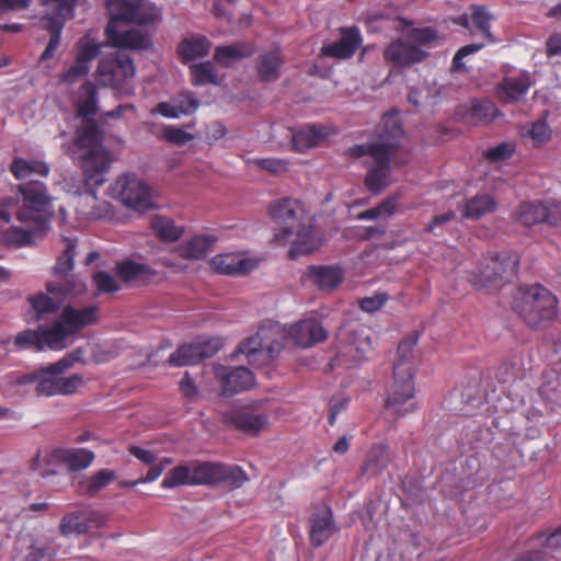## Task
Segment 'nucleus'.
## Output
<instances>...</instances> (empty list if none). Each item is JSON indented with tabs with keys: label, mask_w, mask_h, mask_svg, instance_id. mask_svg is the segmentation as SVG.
<instances>
[{
	"label": "nucleus",
	"mask_w": 561,
	"mask_h": 561,
	"mask_svg": "<svg viewBox=\"0 0 561 561\" xmlns=\"http://www.w3.org/2000/svg\"><path fill=\"white\" fill-rule=\"evenodd\" d=\"M327 336V331L316 319H304L289 328L270 321L263 323L255 335L242 342L238 346V352L245 355L249 364L264 366L280 354L286 339L299 347L307 348L324 341Z\"/></svg>",
	"instance_id": "f257e3e1"
},
{
	"label": "nucleus",
	"mask_w": 561,
	"mask_h": 561,
	"mask_svg": "<svg viewBox=\"0 0 561 561\" xmlns=\"http://www.w3.org/2000/svg\"><path fill=\"white\" fill-rule=\"evenodd\" d=\"M22 204L18 197H5L0 201V219L5 224L11 220V209H16V218L27 227H11L2 233L3 241L21 248L33 242L34 236L45 228L53 216L51 198L44 183L31 181L19 185Z\"/></svg>",
	"instance_id": "f03ea898"
},
{
	"label": "nucleus",
	"mask_w": 561,
	"mask_h": 561,
	"mask_svg": "<svg viewBox=\"0 0 561 561\" xmlns=\"http://www.w3.org/2000/svg\"><path fill=\"white\" fill-rule=\"evenodd\" d=\"M402 136L403 129L399 115L390 112L383 115L373 141L368 145H355L348 149L353 158L366 156L370 158L371 163L365 162L369 168L365 184L371 193L378 194L390 184V161L400 147Z\"/></svg>",
	"instance_id": "7ed1b4c3"
},
{
	"label": "nucleus",
	"mask_w": 561,
	"mask_h": 561,
	"mask_svg": "<svg viewBox=\"0 0 561 561\" xmlns=\"http://www.w3.org/2000/svg\"><path fill=\"white\" fill-rule=\"evenodd\" d=\"M98 312L99 308L96 306L83 309L66 307L61 319L51 325L20 332L14 339V346L19 351L27 348L41 351L45 347L54 351L64 350L68 344L69 337L82 328L98 321Z\"/></svg>",
	"instance_id": "20e7f679"
},
{
	"label": "nucleus",
	"mask_w": 561,
	"mask_h": 561,
	"mask_svg": "<svg viewBox=\"0 0 561 561\" xmlns=\"http://www.w3.org/2000/svg\"><path fill=\"white\" fill-rule=\"evenodd\" d=\"M417 337L412 335L400 342L393 362V382L389 388L386 410L398 416L415 411L414 347Z\"/></svg>",
	"instance_id": "39448f33"
},
{
	"label": "nucleus",
	"mask_w": 561,
	"mask_h": 561,
	"mask_svg": "<svg viewBox=\"0 0 561 561\" xmlns=\"http://www.w3.org/2000/svg\"><path fill=\"white\" fill-rule=\"evenodd\" d=\"M77 145L85 150L80 160L87 184L103 185L112 161L108 151L103 147V134L94 122L85 119L77 130Z\"/></svg>",
	"instance_id": "423d86ee"
},
{
	"label": "nucleus",
	"mask_w": 561,
	"mask_h": 561,
	"mask_svg": "<svg viewBox=\"0 0 561 561\" xmlns=\"http://www.w3.org/2000/svg\"><path fill=\"white\" fill-rule=\"evenodd\" d=\"M373 332L369 328L350 323L339 332V345L331 368H354L366 362L373 353Z\"/></svg>",
	"instance_id": "0eeeda50"
},
{
	"label": "nucleus",
	"mask_w": 561,
	"mask_h": 561,
	"mask_svg": "<svg viewBox=\"0 0 561 561\" xmlns=\"http://www.w3.org/2000/svg\"><path fill=\"white\" fill-rule=\"evenodd\" d=\"M557 304V297L549 289L536 284L519 289L514 309L529 327L537 328L554 318Z\"/></svg>",
	"instance_id": "6e6552de"
},
{
	"label": "nucleus",
	"mask_w": 561,
	"mask_h": 561,
	"mask_svg": "<svg viewBox=\"0 0 561 561\" xmlns=\"http://www.w3.org/2000/svg\"><path fill=\"white\" fill-rule=\"evenodd\" d=\"M518 262V255L513 252L486 256L471 272L469 280L479 290H497L516 275Z\"/></svg>",
	"instance_id": "1a4fd4ad"
},
{
	"label": "nucleus",
	"mask_w": 561,
	"mask_h": 561,
	"mask_svg": "<svg viewBox=\"0 0 561 561\" xmlns=\"http://www.w3.org/2000/svg\"><path fill=\"white\" fill-rule=\"evenodd\" d=\"M492 15L482 5H471L470 13H462L453 18V22L466 28L471 35H481L485 41L482 43L469 44L461 47L453 59V69L461 70L465 67L463 58L478 53L486 44L496 43V38L491 32Z\"/></svg>",
	"instance_id": "9d476101"
},
{
	"label": "nucleus",
	"mask_w": 561,
	"mask_h": 561,
	"mask_svg": "<svg viewBox=\"0 0 561 561\" xmlns=\"http://www.w3.org/2000/svg\"><path fill=\"white\" fill-rule=\"evenodd\" d=\"M70 368V359H59L39 369V382L35 388L37 396H70L82 386L83 379L75 374L65 377L64 374Z\"/></svg>",
	"instance_id": "9b49d317"
},
{
	"label": "nucleus",
	"mask_w": 561,
	"mask_h": 561,
	"mask_svg": "<svg viewBox=\"0 0 561 561\" xmlns=\"http://www.w3.org/2000/svg\"><path fill=\"white\" fill-rule=\"evenodd\" d=\"M437 38L430 27L412 30L407 38L391 43L385 50V59L397 67H405L422 61L427 55L416 44H432Z\"/></svg>",
	"instance_id": "f8f14e48"
},
{
	"label": "nucleus",
	"mask_w": 561,
	"mask_h": 561,
	"mask_svg": "<svg viewBox=\"0 0 561 561\" xmlns=\"http://www.w3.org/2000/svg\"><path fill=\"white\" fill-rule=\"evenodd\" d=\"M39 2L46 8L39 25L50 34L49 42L41 56V60H46L54 56L60 44L65 21L73 13L75 0H39Z\"/></svg>",
	"instance_id": "ddd939ff"
},
{
	"label": "nucleus",
	"mask_w": 561,
	"mask_h": 561,
	"mask_svg": "<svg viewBox=\"0 0 561 561\" xmlns=\"http://www.w3.org/2000/svg\"><path fill=\"white\" fill-rule=\"evenodd\" d=\"M85 289V284L79 278L48 282L46 286L47 293H39L31 297L30 302L38 317H42L57 310L68 297L78 296L84 293Z\"/></svg>",
	"instance_id": "4468645a"
},
{
	"label": "nucleus",
	"mask_w": 561,
	"mask_h": 561,
	"mask_svg": "<svg viewBox=\"0 0 561 561\" xmlns=\"http://www.w3.org/2000/svg\"><path fill=\"white\" fill-rule=\"evenodd\" d=\"M95 75L101 85L121 90L134 78L135 66L129 56L116 53L107 55L99 61Z\"/></svg>",
	"instance_id": "2eb2a0df"
},
{
	"label": "nucleus",
	"mask_w": 561,
	"mask_h": 561,
	"mask_svg": "<svg viewBox=\"0 0 561 561\" xmlns=\"http://www.w3.org/2000/svg\"><path fill=\"white\" fill-rule=\"evenodd\" d=\"M113 190L119 201L130 209L146 211L154 206L150 186L134 174L118 178Z\"/></svg>",
	"instance_id": "dca6fc26"
},
{
	"label": "nucleus",
	"mask_w": 561,
	"mask_h": 561,
	"mask_svg": "<svg viewBox=\"0 0 561 561\" xmlns=\"http://www.w3.org/2000/svg\"><path fill=\"white\" fill-rule=\"evenodd\" d=\"M270 214L282 226L274 238L283 243L291 238L294 231L301 226L302 221L308 220L304 206L294 198H282L273 202L270 205Z\"/></svg>",
	"instance_id": "f3484780"
},
{
	"label": "nucleus",
	"mask_w": 561,
	"mask_h": 561,
	"mask_svg": "<svg viewBox=\"0 0 561 561\" xmlns=\"http://www.w3.org/2000/svg\"><path fill=\"white\" fill-rule=\"evenodd\" d=\"M107 9L115 20L147 24L161 18V11L149 0H106Z\"/></svg>",
	"instance_id": "a211bd4d"
},
{
	"label": "nucleus",
	"mask_w": 561,
	"mask_h": 561,
	"mask_svg": "<svg viewBox=\"0 0 561 561\" xmlns=\"http://www.w3.org/2000/svg\"><path fill=\"white\" fill-rule=\"evenodd\" d=\"M125 20H115L111 16V21L106 27V35L114 47L124 49H146L151 45L149 36L140 30L126 25Z\"/></svg>",
	"instance_id": "6ab92c4d"
},
{
	"label": "nucleus",
	"mask_w": 561,
	"mask_h": 561,
	"mask_svg": "<svg viewBox=\"0 0 561 561\" xmlns=\"http://www.w3.org/2000/svg\"><path fill=\"white\" fill-rule=\"evenodd\" d=\"M221 347L218 339L198 340L180 346L169 357V364L175 367L196 365L207 357L214 356Z\"/></svg>",
	"instance_id": "aec40b11"
},
{
	"label": "nucleus",
	"mask_w": 561,
	"mask_h": 561,
	"mask_svg": "<svg viewBox=\"0 0 561 561\" xmlns=\"http://www.w3.org/2000/svg\"><path fill=\"white\" fill-rule=\"evenodd\" d=\"M215 377L220 382L221 393L232 396L237 392L249 390L254 385V376L247 367L230 369L216 364L213 367Z\"/></svg>",
	"instance_id": "412c9836"
},
{
	"label": "nucleus",
	"mask_w": 561,
	"mask_h": 561,
	"mask_svg": "<svg viewBox=\"0 0 561 561\" xmlns=\"http://www.w3.org/2000/svg\"><path fill=\"white\" fill-rule=\"evenodd\" d=\"M210 267L215 272L224 275H244L257 265V261L248 257L243 253H224L214 256L210 262Z\"/></svg>",
	"instance_id": "4be33fe9"
},
{
	"label": "nucleus",
	"mask_w": 561,
	"mask_h": 561,
	"mask_svg": "<svg viewBox=\"0 0 561 561\" xmlns=\"http://www.w3.org/2000/svg\"><path fill=\"white\" fill-rule=\"evenodd\" d=\"M363 42L359 30L356 26L341 28L339 42L323 46L324 56L347 59L351 58Z\"/></svg>",
	"instance_id": "5701e85b"
},
{
	"label": "nucleus",
	"mask_w": 561,
	"mask_h": 561,
	"mask_svg": "<svg viewBox=\"0 0 561 561\" xmlns=\"http://www.w3.org/2000/svg\"><path fill=\"white\" fill-rule=\"evenodd\" d=\"M289 256L296 259L299 255H307L318 250L322 244V238L314 228L307 221H302L291 236Z\"/></svg>",
	"instance_id": "b1692460"
},
{
	"label": "nucleus",
	"mask_w": 561,
	"mask_h": 561,
	"mask_svg": "<svg viewBox=\"0 0 561 561\" xmlns=\"http://www.w3.org/2000/svg\"><path fill=\"white\" fill-rule=\"evenodd\" d=\"M336 526L328 506H319L310 518V540L313 546H322L334 533Z\"/></svg>",
	"instance_id": "393cba45"
},
{
	"label": "nucleus",
	"mask_w": 561,
	"mask_h": 561,
	"mask_svg": "<svg viewBox=\"0 0 561 561\" xmlns=\"http://www.w3.org/2000/svg\"><path fill=\"white\" fill-rule=\"evenodd\" d=\"M224 421L250 435L259 434L268 423L265 414H255L241 409H232L226 412Z\"/></svg>",
	"instance_id": "a878e982"
},
{
	"label": "nucleus",
	"mask_w": 561,
	"mask_h": 561,
	"mask_svg": "<svg viewBox=\"0 0 561 561\" xmlns=\"http://www.w3.org/2000/svg\"><path fill=\"white\" fill-rule=\"evenodd\" d=\"M287 136L291 140L293 148L304 152L319 146L328 136V128L322 125H306L297 130L287 129Z\"/></svg>",
	"instance_id": "bb28decb"
},
{
	"label": "nucleus",
	"mask_w": 561,
	"mask_h": 561,
	"mask_svg": "<svg viewBox=\"0 0 561 561\" xmlns=\"http://www.w3.org/2000/svg\"><path fill=\"white\" fill-rule=\"evenodd\" d=\"M101 524L102 518L96 512L81 511L64 516L60 529L64 535H81Z\"/></svg>",
	"instance_id": "cd10ccee"
},
{
	"label": "nucleus",
	"mask_w": 561,
	"mask_h": 561,
	"mask_svg": "<svg viewBox=\"0 0 561 561\" xmlns=\"http://www.w3.org/2000/svg\"><path fill=\"white\" fill-rule=\"evenodd\" d=\"M51 457L67 466L70 471H79L90 467L95 456L85 448H58L51 453Z\"/></svg>",
	"instance_id": "c85d7f7f"
},
{
	"label": "nucleus",
	"mask_w": 561,
	"mask_h": 561,
	"mask_svg": "<svg viewBox=\"0 0 561 561\" xmlns=\"http://www.w3.org/2000/svg\"><path fill=\"white\" fill-rule=\"evenodd\" d=\"M308 277L321 290H332L342 283L344 272L332 265L311 266Z\"/></svg>",
	"instance_id": "c756f323"
},
{
	"label": "nucleus",
	"mask_w": 561,
	"mask_h": 561,
	"mask_svg": "<svg viewBox=\"0 0 561 561\" xmlns=\"http://www.w3.org/2000/svg\"><path fill=\"white\" fill-rule=\"evenodd\" d=\"M216 242V238L208 234H196L181 242L175 251L185 260H198L204 257Z\"/></svg>",
	"instance_id": "7c9ffc66"
},
{
	"label": "nucleus",
	"mask_w": 561,
	"mask_h": 561,
	"mask_svg": "<svg viewBox=\"0 0 561 561\" xmlns=\"http://www.w3.org/2000/svg\"><path fill=\"white\" fill-rule=\"evenodd\" d=\"M530 87L528 73L505 78L499 87L497 96L503 102H515L523 98Z\"/></svg>",
	"instance_id": "2f4dec72"
},
{
	"label": "nucleus",
	"mask_w": 561,
	"mask_h": 561,
	"mask_svg": "<svg viewBox=\"0 0 561 561\" xmlns=\"http://www.w3.org/2000/svg\"><path fill=\"white\" fill-rule=\"evenodd\" d=\"M62 250L58 255L56 264L54 266V274L58 278L55 282H64L66 279L76 278L75 276L67 277V275L73 270L77 240L72 238L62 239Z\"/></svg>",
	"instance_id": "473e14b6"
},
{
	"label": "nucleus",
	"mask_w": 561,
	"mask_h": 561,
	"mask_svg": "<svg viewBox=\"0 0 561 561\" xmlns=\"http://www.w3.org/2000/svg\"><path fill=\"white\" fill-rule=\"evenodd\" d=\"M496 201L489 194H477L463 205L462 217L466 219H480L484 215L495 211Z\"/></svg>",
	"instance_id": "72a5a7b5"
},
{
	"label": "nucleus",
	"mask_w": 561,
	"mask_h": 561,
	"mask_svg": "<svg viewBox=\"0 0 561 561\" xmlns=\"http://www.w3.org/2000/svg\"><path fill=\"white\" fill-rule=\"evenodd\" d=\"M547 205L541 202L522 203L515 210L514 220L524 226H533L545 221Z\"/></svg>",
	"instance_id": "f704fd0d"
},
{
	"label": "nucleus",
	"mask_w": 561,
	"mask_h": 561,
	"mask_svg": "<svg viewBox=\"0 0 561 561\" xmlns=\"http://www.w3.org/2000/svg\"><path fill=\"white\" fill-rule=\"evenodd\" d=\"M222 463L196 462L193 465L194 485H217L222 477Z\"/></svg>",
	"instance_id": "c9c22d12"
},
{
	"label": "nucleus",
	"mask_w": 561,
	"mask_h": 561,
	"mask_svg": "<svg viewBox=\"0 0 561 561\" xmlns=\"http://www.w3.org/2000/svg\"><path fill=\"white\" fill-rule=\"evenodd\" d=\"M11 172L21 180L32 175L47 176L49 167L41 160H28L24 158H15L11 163Z\"/></svg>",
	"instance_id": "e433bc0d"
},
{
	"label": "nucleus",
	"mask_w": 561,
	"mask_h": 561,
	"mask_svg": "<svg viewBox=\"0 0 561 561\" xmlns=\"http://www.w3.org/2000/svg\"><path fill=\"white\" fill-rule=\"evenodd\" d=\"M209 51L210 42L204 36L187 37L179 47V53L185 61L207 56Z\"/></svg>",
	"instance_id": "4c0bfd02"
},
{
	"label": "nucleus",
	"mask_w": 561,
	"mask_h": 561,
	"mask_svg": "<svg viewBox=\"0 0 561 561\" xmlns=\"http://www.w3.org/2000/svg\"><path fill=\"white\" fill-rule=\"evenodd\" d=\"M115 271L119 279L125 283L138 279L145 280L149 275L152 274L147 265L136 263L131 260H124L118 262L116 264Z\"/></svg>",
	"instance_id": "58836bf2"
},
{
	"label": "nucleus",
	"mask_w": 561,
	"mask_h": 561,
	"mask_svg": "<svg viewBox=\"0 0 561 561\" xmlns=\"http://www.w3.org/2000/svg\"><path fill=\"white\" fill-rule=\"evenodd\" d=\"M156 236L165 242H173L181 238L183 229L174 224L171 218L156 216L151 221Z\"/></svg>",
	"instance_id": "ea45409f"
},
{
	"label": "nucleus",
	"mask_w": 561,
	"mask_h": 561,
	"mask_svg": "<svg viewBox=\"0 0 561 561\" xmlns=\"http://www.w3.org/2000/svg\"><path fill=\"white\" fill-rule=\"evenodd\" d=\"M282 64L283 59L278 49L263 54L257 64L260 77L264 81L276 80L278 78V69Z\"/></svg>",
	"instance_id": "a19ab883"
},
{
	"label": "nucleus",
	"mask_w": 561,
	"mask_h": 561,
	"mask_svg": "<svg viewBox=\"0 0 561 561\" xmlns=\"http://www.w3.org/2000/svg\"><path fill=\"white\" fill-rule=\"evenodd\" d=\"M96 87L90 81H85L80 89L78 98V112L81 116L88 117L98 111Z\"/></svg>",
	"instance_id": "79ce46f5"
},
{
	"label": "nucleus",
	"mask_w": 561,
	"mask_h": 561,
	"mask_svg": "<svg viewBox=\"0 0 561 561\" xmlns=\"http://www.w3.org/2000/svg\"><path fill=\"white\" fill-rule=\"evenodd\" d=\"M162 488L173 489L180 485H194L193 466L181 465L172 468L161 482Z\"/></svg>",
	"instance_id": "37998d69"
},
{
	"label": "nucleus",
	"mask_w": 561,
	"mask_h": 561,
	"mask_svg": "<svg viewBox=\"0 0 561 561\" xmlns=\"http://www.w3.org/2000/svg\"><path fill=\"white\" fill-rule=\"evenodd\" d=\"M252 53V48L243 43L220 46L215 51V58L217 62L229 66L236 60L249 56Z\"/></svg>",
	"instance_id": "c03bdc74"
},
{
	"label": "nucleus",
	"mask_w": 561,
	"mask_h": 561,
	"mask_svg": "<svg viewBox=\"0 0 561 561\" xmlns=\"http://www.w3.org/2000/svg\"><path fill=\"white\" fill-rule=\"evenodd\" d=\"M100 46L90 35H84L77 43L76 61L91 67V61L99 55Z\"/></svg>",
	"instance_id": "a18cd8bd"
},
{
	"label": "nucleus",
	"mask_w": 561,
	"mask_h": 561,
	"mask_svg": "<svg viewBox=\"0 0 561 561\" xmlns=\"http://www.w3.org/2000/svg\"><path fill=\"white\" fill-rule=\"evenodd\" d=\"M191 75L193 83L196 85L218 84L219 82L216 70L210 61L192 65Z\"/></svg>",
	"instance_id": "49530a36"
},
{
	"label": "nucleus",
	"mask_w": 561,
	"mask_h": 561,
	"mask_svg": "<svg viewBox=\"0 0 561 561\" xmlns=\"http://www.w3.org/2000/svg\"><path fill=\"white\" fill-rule=\"evenodd\" d=\"M396 197H390L385 199L378 206L358 214L357 218L359 220H375L379 218H388L396 211Z\"/></svg>",
	"instance_id": "de8ad7c7"
},
{
	"label": "nucleus",
	"mask_w": 561,
	"mask_h": 561,
	"mask_svg": "<svg viewBox=\"0 0 561 561\" xmlns=\"http://www.w3.org/2000/svg\"><path fill=\"white\" fill-rule=\"evenodd\" d=\"M387 447L382 444L371 448L365 463V471L376 474L387 466Z\"/></svg>",
	"instance_id": "09e8293b"
},
{
	"label": "nucleus",
	"mask_w": 561,
	"mask_h": 561,
	"mask_svg": "<svg viewBox=\"0 0 561 561\" xmlns=\"http://www.w3.org/2000/svg\"><path fill=\"white\" fill-rule=\"evenodd\" d=\"M221 476L220 483H225L232 489L242 486L249 479L239 466L222 465Z\"/></svg>",
	"instance_id": "8fccbe9b"
},
{
	"label": "nucleus",
	"mask_w": 561,
	"mask_h": 561,
	"mask_svg": "<svg viewBox=\"0 0 561 561\" xmlns=\"http://www.w3.org/2000/svg\"><path fill=\"white\" fill-rule=\"evenodd\" d=\"M93 284L99 294H113L121 289L119 282L104 271L94 274Z\"/></svg>",
	"instance_id": "3c124183"
},
{
	"label": "nucleus",
	"mask_w": 561,
	"mask_h": 561,
	"mask_svg": "<svg viewBox=\"0 0 561 561\" xmlns=\"http://www.w3.org/2000/svg\"><path fill=\"white\" fill-rule=\"evenodd\" d=\"M116 478L115 472L110 469H102L93 474L88 481L85 490L93 495L108 485Z\"/></svg>",
	"instance_id": "603ef678"
},
{
	"label": "nucleus",
	"mask_w": 561,
	"mask_h": 561,
	"mask_svg": "<svg viewBox=\"0 0 561 561\" xmlns=\"http://www.w3.org/2000/svg\"><path fill=\"white\" fill-rule=\"evenodd\" d=\"M514 152V146L510 142H502L495 147H491L483 152L486 160L491 162H502L512 157Z\"/></svg>",
	"instance_id": "864d4df0"
},
{
	"label": "nucleus",
	"mask_w": 561,
	"mask_h": 561,
	"mask_svg": "<svg viewBox=\"0 0 561 561\" xmlns=\"http://www.w3.org/2000/svg\"><path fill=\"white\" fill-rule=\"evenodd\" d=\"M54 557V549L45 545L33 543L22 561H53Z\"/></svg>",
	"instance_id": "5fc2aeb1"
},
{
	"label": "nucleus",
	"mask_w": 561,
	"mask_h": 561,
	"mask_svg": "<svg viewBox=\"0 0 561 561\" xmlns=\"http://www.w3.org/2000/svg\"><path fill=\"white\" fill-rule=\"evenodd\" d=\"M90 70V67H87L83 64L76 61L68 70H66L61 75V83L67 85H71L77 83L79 80L85 78Z\"/></svg>",
	"instance_id": "6e6d98bb"
},
{
	"label": "nucleus",
	"mask_w": 561,
	"mask_h": 561,
	"mask_svg": "<svg viewBox=\"0 0 561 561\" xmlns=\"http://www.w3.org/2000/svg\"><path fill=\"white\" fill-rule=\"evenodd\" d=\"M162 136L167 141L178 146L185 145L193 139L192 134L173 126L165 127L162 131Z\"/></svg>",
	"instance_id": "4d7b16f0"
},
{
	"label": "nucleus",
	"mask_w": 561,
	"mask_h": 561,
	"mask_svg": "<svg viewBox=\"0 0 561 561\" xmlns=\"http://www.w3.org/2000/svg\"><path fill=\"white\" fill-rule=\"evenodd\" d=\"M528 135L535 145L540 146L550 138L551 129L546 122L537 121L528 130Z\"/></svg>",
	"instance_id": "13d9d810"
},
{
	"label": "nucleus",
	"mask_w": 561,
	"mask_h": 561,
	"mask_svg": "<svg viewBox=\"0 0 561 561\" xmlns=\"http://www.w3.org/2000/svg\"><path fill=\"white\" fill-rule=\"evenodd\" d=\"M173 101L176 106H181L182 108L187 111L185 113H182V115H191L199 106L197 98L188 91L179 94L176 98L173 99Z\"/></svg>",
	"instance_id": "bf43d9fd"
},
{
	"label": "nucleus",
	"mask_w": 561,
	"mask_h": 561,
	"mask_svg": "<svg viewBox=\"0 0 561 561\" xmlns=\"http://www.w3.org/2000/svg\"><path fill=\"white\" fill-rule=\"evenodd\" d=\"M261 169L270 171L274 174H279L288 170V163L283 159L266 158L257 161Z\"/></svg>",
	"instance_id": "052dcab7"
},
{
	"label": "nucleus",
	"mask_w": 561,
	"mask_h": 561,
	"mask_svg": "<svg viewBox=\"0 0 561 561\" xmlns=\"http://www.w3.org/2000/svg\"><path fill=\"white\" fill-rule=\"evenodd\" d=\"M154 112L168 117V118H179L182 113L187 112L186 110L182 108L181 106H176L174 101L171 102H160L156 108Z\"/></svg>",
	"instance_id": "680f3d73"
},
{
	"label": "nucleus",
	"mask_w": 561,
	"mask_h": 561,
	"mask_svg": "<svg viewBox=\"0 0 561 561\" xmlns=\"http://www.w3.org/2000/svg\"><path fill=\"white\" fill-rule=\"evenodd\" d=\"M387 301V295L386 294H376L373 297H366L362 299L360 301V308L362 310L366 312H375L378 309H380L385 302Z\"/></svg>",
	"instance_id": "e2e57ef3"
},
{
	"label": "nucleus",
	"mask_w": 561,
	"mask_h": 561,
	"mask_svg": "<svg viewBox=\"0 0 561 561\" xmlns=\"http://www.w3.org/2000/svg\"><path fill=\"white\" fill-rule=\"evenodd\" d=\"M118 355L114 343L105 342L100 346L99 352L95 353V360L98 363H104L113 359Z\"/></svg>",
	"instance_id": "0e129e2a"
},
{
	"label": "nucleus",
	"mask_w": 561,
	"mask_h": 561,
	"mask_svg": "<svg viewBox=\"0 0 561 561\" xmlns=\"http://www.w3.org/2000/svg\"><path fill=\"white\" fill-rule=\"evenodd\" d=\"M33 0H0V13L25 10Z\"/></svg>",
	"instance_id": "69168bd1"
},
{
	"label": "nucleus",
	"mask_w": 561,
	"mask_h": 561,
	"mask_svg": "<svg viewBox=\"0 0 561 561\" xmlns=\"http://www.w3.org/2000/svg\"><path fill=\"white\" fill-rule=\"evenodd\" d=\"M545 204L547 205V216L545 217V221H548L551 225H560L561 224V203L548 202Z\"/></svg>",
	"instance_id": "338daca9"
},
{
	"label": "nucleus",
	"mask_w": 561,
	"mask_h": 561,
	"mask_svg": "<svg viewBox=\"0 0 561 561\" xmlns=\"http://www.w3.org/2000/svg\"><path fill=\"white\" fill-rule=\"evenodd\" d=\"M128 450L134 457L145 465H152L156 461L154 454L148 449L131 445Z\"/></svg>",
	"instance_id": "774afa93"
}]
</instances>
